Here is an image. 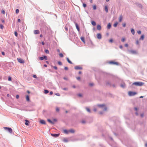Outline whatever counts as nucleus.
I'll return each mask as SVG.
<instances>
[{
    "label": "nucleus",
    "mask_w": 147,
    "mask_h": 147,
    "mask_svg": "<svg viewBox=\"0 0 147 147\" xmlns=\"http://www.w3.org/2000/svg\"><path fill=\"white\" fill-rule=\"evenodd\" d=\"M132 84L137 86H141L144 84V83L142 82H135Z\"/></svg>",
    "instance_id": "1"
},
{
    "label": "nucleus",
    "mask_w": 147,
    "mask_h": 147,
    "mask_svg": "<svg viewBox=\"0 0 147 147\" xmlns=\"http://www.w3.org/2000/svg\"><path fill=\"white\" fill-rule=\"evenodd\" d=\"M128 94L129 96H133L136 94L137 93L135 92L129 91L128 92Z\"/></svg>",
    "instance_id": "2"
},
{
    "label": "nucleus",
    "mask_w": 147,
    "mask_h": 147,
    "mask_svg": "<svg viewBox=\"0 0 147 147\" xmlns=\"http://www.w3.org/2000/svg\"><path fill=\"white\" fill-rule=\"evenodd\" d=\"M17 60L20 63H24V61L23 59H21V58H18Z\"/></svg>",
    "instance_id": "3"
},
{
    "label": "nucleus",
    "mask_w": 147,
    "mask_h": 147,
    "mask_svg": "<svg viewBox=\"0 0 147 147\" xmlns=\"http://www.w3.org/2000/svg\"><path fill=\"white\" fill-rule=\"evenodd\" d=\"M4 128L5 129L7 130L8 131L11 133L12 132V130L11 128L9 127H4Z\"/></svg>",
    "instance_id": "4"
},
{
    "label": "nucleus",
    "mask_w": 147,
    "mask_h": 147,
    "mask_svg": "<svg viewBox=\"0 0 147 147\" xmlns=\"http://www.w3.org/2000/svg\"><path fill=\"white\" fill-rule=\"evenodd\" d=\"M109 63L111 64L115 65H118L119 63L117 62H114L113 61H111L109 62Z\"/></svg>",
    "instance_id": "5"
},
{
    "label": "nucleus",
    "mask_w": 147,
    "mask_h": 147,
    "mask_svg": "<svg viewBox=\"0 0 147 147\" xmlns=\"http://www.w3.org/2000/svg\"><path fill=\"white\" fill-rule=\"evenodd\" d=\"M129 52L130 53L132 54H136L137 53V51L134 50H130Z\"/></svg>",
    "instance_id": "6"
},
{
    "label": "nucleus",
    "mask_w": 147,
    "mask_h": 147,
    "mask_svg": "<svg viewBox=\"0 0 147 147\" xmlns=\"http://www.w3.org/2000/svg\"><path fill=\"white\" fill-rule=\"evenodd\" d=\"M97 37L98 39H100L102 38L101 35L100 33H98L97 34Z\"/></svg>",
    "instance_id": "7"
},
{
    "label": "nucleus",
    "mask_w": 147,
    "mask_h": 147,
    "mask_svg": "<svg viewBox=\"0 0 147 147\" xmlns=\"http://www.w3.org/2000/svg\"><path fill=\"white\" fill-rule=\"evenodd\" d=\"M75 69H82V68L80 66H76L75 67Z\"/></svg>",
    "instance_id": "8"
},
{
    "label": "nucleus",
    "mask_w": 147,
    "mask_h": 147,
    "mask_svg": "<svg viewBox=\"0 0 147 147\" xmlns=\"http://www.w3.org/2000/svg\"><path fill=\"white\" fill-rule=\"evenodd\" d=\"M51 135L53 137H58L59 135V134H51Z\"/></svg>",
    "instance_id": "9"
},
{
    "label": "nucleus",
    "mask_w": 147,
    "mask_h": 147,
    "mask_svg": "<svg viewBox=\"0 0 147 147\" xmlns=\"http://www.w3.org/2000/svg\"><path fill=\"white\" fill-rule=\"evenodd\" d=\"M40 123L42 124H45L46 122L45 121L42 120L40 121Z\"/></svg>",
    "instance_id": "10"
},
{
    "label": "nucleus",
    "mask_w": 147,
    "mask_h": 147,
    "mask_svg": "<svg viewBox=\"0 0 147 147\" xmlns=\"http://www.w3.org/2000/svg\"><path fill=\"white\" fill-rule=\"evenodd\" d=\"M34 33L35 34H38L39 33V31L38 30H34Z\"/></svg>",
    "instance_id": "11"
},
{
    "label": "nucleus",
    "mask_w": 147,
    "mask_h": 147,
    "mask_svg": "<svg viewBox=\"0 0 147 147\" xmlns=\"http://www.w3.org/2000/svg\"><path fill=\"white\" fill-rule=\"evenodd\" d=\"M75 25H76V28H77V30L78 31V32H79L80 31V28H79L78 26V24L76 23Z\"/></svg>",
    "instance_id": "12"
},
{
    "label": "nucleus",
    "mask_w": 147,
    "mask_h": 147,
    "mask_svg": "<svg viewBox=\"0 0 147 147\" xmlns=\"http://www.w3.org/2000/svg\"><path fill=\"white\" fill-rule=\"evenodd\" d=\"M97 29L98 30H100L101 29V27L100 25H98L97 27Z\"/></svg>",
    "instance_id": "13"
},
{
    "label": "nucleus",
    "mask_w": 147,
    "mask_h": 147,
    "mask_svg": "<svg viewBox=\"0 0 147 147\" xmlns=\"http://www.w3.org/2000/svg\"><path fill=\"white\" fill-rule=\"evenodd\" d=\"M25 121L26 122L25 123V124L26 125H29L28 123H29V121L27 119H26L25 120Z\"/></svg>",
    "instance_id": "14"
},
{
    "label": "nucleus",
    "mask_w": 147,
    "mask_h": 147,
    "mask_svg": "<svg viewBox=\"0 0 147 147\" xmlns=\"http://www.w3.org/2000/svg\"><path fill=\"white\" fill-rule=\"evenodd\" d=\"M123 17L122 16H120L119 18V21L121 22L122 20Z\"/></svg>",
    "instance_id": "15"
},
{
    "label": "nucleus",
    "mask_w": 147,
    "mask_h": 147,
    "mask_svg": "<svg viewBox=\"0 0 147 147\" xmlns=\"http://www.w3.org/2000/svg\"><path fill=\"white\" fill-rule=\"evenodd\" d=\"M131 33L133 35H134V33H135V31H134V30L132 28L131 29Z\"/></svg>",
    "instance_id": "16"
},
{
    "label": "nucleus",
    "mask_w": 147,
    "mask_h": 147,
    "mask_svg": "<svg viewBox=\"0 0 147 147\" xmlns=\"http://www.w3.org/2000/svg\"><path fill=\"white\" fill-rule=\"evenodd\" d=\"M63 132L66 134H67L69 133V131H68L66 129H64L63 130Z\"/></svg>",
    "instance_id": "17"
},
{
    "label": "nucleus",
    "mask_w": 147,
    "mask_h": 147,
    "mask_svg": "<svg viewBox=\"0 0 147 147\" xmlns=\"http://www.w3.org/2000/svg\"><path fill=\"white\" fill-rule=\"evenodd\" d=\"M66 59L68 63H69L71 64H72V62L69 60V59L68 58H66Z\"/></svg>",
    "instance_id": "18"
},
{
    "label": "nucleus",
    "mask_w": 147,
    "mask_h": 147,
    "mask_svg": "<svg viewBox=\"0 0 147 147\" xmlns=\"http://www.w3.org/2000/svg\"><path fill=\"white\" fill-rule=\"evenodd\" d=\"M105 9L107 13L108 12V7L107 6H105Z\"/></svg>",
    "instance_id": "19"
},
{
    "label": "nucleus",
    "mask_w": 147,
    "mask_h": 147,
    "mask_svg": "<svg viewBox=\"0 0 147 147\" xmlns=\"http://www.w3.org/2000/svg\"><path fill=\"white\" fill-rule=\"evenodd\" d=\"M111 26V25L110 23H109L107 25V28L109 29L110 28Z\"/></svg>",
    "instance_id": "20"
},
{
    "label": "nucleus",
    "mask_w": 147,
    "mask_h": 147,
    "mask_svg": "<svg viewBox=\"0 0 147 147\" xmlns=\"http://www.w3.org/2000/svg\"><path fill=\"white\" fill-rule=\"evenodd\" d=\"M81 39L82 42H83L84 43H85L84 37H82L81 38Z\"/></svg>",
    "instance_id": "21"
},
{
    "label": "nucleus",
    "mask_w": 147,
    "mask_h": 147,
    "mask_svg": "<svg viewBox=\"0 0 147 147\" xmlns=\"http://www.w3.org/2000/svg\"><path fill=\"white\" fill-rule=\"evenodd\" d=\"M91 24L94 26H95L96 25V22L94 21H92L91 22Z\"/></svg>",
    "instance_id": "22"
},
{
    "label": "nucleus",
    "mask_w": 147,
    "mask_h": 147,
    "mask_svg": "<svg viewBox=\"0 0 147 147\" xmlns=\"http://www.w3.org/2000/svg\"><path fill=\"white\" fill-rule=\"evenodd\" d=\"M26 100L28 101H30L29 96L28 95L26 96Z\"/></svg>",
    "instance_id": "23"
},
{
    "label": "nucleus",
    "mask_w": 147,
    "mask_h": 147,
    "mask_svg": "<svg viewBox=\"0 0 147 147\" xmlns=\"http://www.w3.org/2000/svg\"><path fill=\"white\" fill-rule=\"evenodd\" d=\"M144 38V35H142L140 39V40H143Z\"/></svg>",
    "instance_id": "24"
},
{
    "label": "nucleus",
    "mask_w": 147,
    "mask_h": 147,
    "mask_svg": "<svg viewBox=\"0 0 147 147\" xmlns=\"http://www.w3.org/2000/svg\"><path fill=\"white\" fill-rule=\"evenodd\" d=\"M98 106L99 107H105V105H104V104H102V105H98Z\"/></svg>",
    "instance_id": "25"
},
{
    "label": "nucleus",
    "mask_w": 147,
    "mask_h": 147,
    "mask_svg": "<svg viewBox=\"0 0 147 147\" xmlns=\"http://www.w3.org/2000/svg\"><path fill=\"white\" fill-rule=\"evenodd\" d=\"M47 121L48 122H49L51 123L52 124H54V123L53 122H52L51 120H50L49 119H48Z\"/></svg>",
    "instance_id": "26"
},
{
    "label": "nucleus",
    "mask_w": 147,
    "mask_h": 147,
    "mask_svg": "<svg viewBox=\"0 0 147 147\" xmlns=\"http://www.w3.org/2000/svg\"><path fill=\"white\" fill-rule=\"evenodd\" d=\"M69 132H70L72 133H74V131L73 129H71L69 130Z\"/></svg>",
    "instance_id": "27"
},
{
    "label": "nucleus",
    "mask_w": 147,
    "mask_h": 147,
    "mask_svg": "<svg viewBox=\"0 0 147 147\" xmlns=\"http://www.w3.org/2000/svg\"><path fill=\"white\" fill-rule=\"evenodd\" d=\"M44 91H45L44 93L45 94H47V93H48L49 92V91L47 90H45Z\"/></svg>",
    "instance_id": "28"
},
{
    "label": "nucleus",
    "mask_w": 147,
    "mask_h": 147,
    "mask_svg": "<svg viewBox=\"0 0 147 147\" xmlns=\"http://www.w3.org/2000/svg\"><path fill=\"white\" fill-rule=\"evenodd\" d=\"M118 23L117 22H115L113 25V26L114 27H116L117 26V25L118 24Z\"/></svg>",
    "instance_id": "29"
},
{
    "label": "nucleus",
    "mask_w": 147,
    "mask_h": 147,
    "mask_svg": "<svg viewBox=\"0 0 147 147\" xmlns=\"http://www.w3.org/2000/svg\"><path fill=\"white\" fill-rule=\"evenodd\" d=\"M45 52L46 53H47V54H48L49 53V51L47 49L45 50Z\"/></svg>",
    "instance_id": "30"
},
{
    "label": "nucleus",
    "mask_w": 147,
    "mask_h": 147,
    "mask_svg": "<svg viewBox=\"0 0 147 147\" xmlns=\"http://www.w3.org/2000/svg\"><path fill=\"white\" fill-rule=\"evenodd\" d=\"M93 9L94 10H96V5H94L93 6Z\"/></svg>",
    "instance_id": "31"
},
{
    "label": "nucleus",
    "mask_w": 147,
    "mask_h": 147,
    "mask_svg": "<svg viewBox=\"0 0 147 147\" xmlns=\"http://www.w3.org/2000/svg\"><path fill=\"white\" fill-rule=\"evenodd\" d=\"M59 55L60 57H63V55L62 53H60L59 54Z\"/></svg>",
    "instance_id": "32"
},
{
    "label": "nucleus",
    "mask_w": 147,
    "mask_h": 147,
    "mask_svg": "<svg viewBox=\"0 0 147 147\" xmlns=\"http://www.w3.org/2000/svg\"><path fill=\"white\" fill-rule=\"evenodd\" d=\"M3 26L2 25V24H0V28H1L2 29H3Z\"/></svg>",
    "instance_id": "33"
},
{
    "label": "nucleus",
    "mask_w": 147,
    "mask_h": 147,
    "mask_svg": "<svg viewBox=\"0 0 147 147\" xmlns=\"http://www.w3.org/2000/svg\"><path fill=\"white\" fill-rule=\"evenodd\" d=\"M8 80L9 81H11V77L10 76H9L8 78Z\"/></svg>",
    "instance_id": "34"
},
{
    "label": "nucleus",
    "mask_w": 147,
    "mask_h": 147,
    "mask_svg": "<svg viewBox=\"0 0 147 147\" xmlns=\"http://www.w3.org/2000/svg\"><path fill=\"white\" fill-rule=\"evenodd\" d=\"M58 64L59 65H62V63L60 61H58Z\"/></svg>",
    "instance_id": "35"
},
{
    "label": "nucleus",
    "mask_w": 147,
    "mask_h": 147,
    "mask_svg": "<svg viewBox=\"0 0 147 147\" xmlns=\"http://www.w3.org/2000/svg\"><path fill=\"white\" fill-rule=\"evenodd\" d=\"M121 86L122 88H124L125 86V84H124L121 85Z\"/></svg>",
    "instance_id": "36"
},
{
    "label": "nucleus",
    "mask_w": 147,
    "mask_h": 147,
    "mask_svg": "<svg viewBox=\"0 0 147 147\" xmlns=\"http://www.w3.org/2000/svg\"><path fill=\"white\" fill-rule=\"evenodd\" d=\"M19 12V10L18 9H17L16 10V13H18Z\"/></svg>",
    "instance_id": "37"
},
{
    "label": "nucleus",
    "mask_w": 147,
    "mask_h": 147,
    "mask_svg": "<svg viewBox=\"0 0 147 147\" xmlns=\"http://www.w3.org/2000/svg\"><path fill=\"white\" fill-rule=\"evenodd\" d=\"M44 59H45V60H47V57L46 56H45L43 57Z\"/></svg>",
    "instance_id": "38"
},
{
    "label": "nucleus",
    "mask_w": 147,
    "mask_h": 147,
    "mask_svg": "<svg viewBox=\"0 0 147 147\" xmlns=\"http://www.w3.org/2000/svg\"><path fill=\"white\" fill-rule=\"evenodd\" d=\"M109 42L112 43L113 42V40L112 39H111L109 40Z\"/></svg>",
    "instance_id": "39"
},
{
    "label": "nucleus",
    "mask_w": 147,
    "mask_h": 147,
    "mask_svg": "<svg viewBox=\"0 0 147 147\" xmlns=\"http://www.w3.org/2000/svg\"><path fill=\"white\" fill-rule=\"evenodd\" d=\"M39 59L40 60H42L44 59V57H40L39 58Z\"/></svg>",
    "instance_id": "40"
},
{
    "label": "nucleus",
    "mask_w": 147,
    "mask_h": 147,
    "mask_svg": "<svg viewBox=\"0 0 147 147\" xmlns=\"http://www.w3.org/2000/svg\"><path fill=\"white\" fill-rule=\"evenodd\" d=\"M14 34H15V35L17 37L18 36V33L17 32H14Z\"/></svg>",
    "instance_id": "41"
},
{
    "label": "nucleus",
    "mask_w": 147,
    "mask_h": 147,
    "mask_svg": "<svg viewBox=\"0 0 147 147\" xmlns=\"http://www.w3.org/2000/svg\"><path fill=\"white\" fill-rule=\"evenodd\" d=\"M125 39L124 38H122L121 39V41L123 42L125 41Z\"/></svg>",
    "instance_id": "42"
},
{
    "label": "nucleus",
    "mask_w": 147,
    "mask_h": 147,
    "mask_svg": "<svg viewBox=\"0 0 147 147\" xmlns=\"http://www.w3.org/2000/svg\"><path fill=\"white\" fill-rule=\"evenodd\" d=\"M86 109L88 112H90V109H89L88 108H86Z\"/></svg>",
    "instance_id": "43"
},
{
    "label": "nucleus",
    "mask_w": 147,
    "mask_h": 147,
    "mask_svg": "<svg viewBox=\"0 0 147 147\" xmlns=\"http://www.w3.org/2000/svg\"><path fill=\"white\" fill-rule=\"evenodd\" d=\"M137 33L138 34H140L141 33V31H137Z\"/></svg>",
    "instance_id": "44"
},
{
    "label": "nucleus",
    "mask_w": 147,
    "mask_h": 147,
    "mask_svg": "<svg viewBox=\"0 0 147 147\" xmlns=\"http://www.w3.org/2000/svg\"><path fill=\"white\" fill-rule=\"evenodd\" d=\"M63 141L65 142H67V140L65 139H64L63 140Z\"/></svg>",
    "instance_id": "45"
},
{
    "label": "nucleus",
    "mask_w": 147,
    "mask_h": 147,
    "mask_svg": "<svg viewBox=\"0 0 147 147\" xmlns=\"http://www.w3.org/2000/svg\"><path fill=\"white\" fill-rule=\"evenodd\" d=\"M83 5L84 7H85L86 6V4L85 3H83Z\"/></svg>",
    "instance_id": "46"
},
{
    "label": "nucleus",
    "mask_w": 147,
    "mask_h": 147,
    "mask_svg": "<svg viewBox=\"0 0 147 147\" xmlns=\"http://www.w3.org/2000/svg\"><path fill=\"white\" fill-rule=\"evenodd\" d=\"M123 26V27H125L126 26V24L125 23H124L122 24Z\"/></svg>",
    "instance_id": "47"
},
{
    "label": "nucleus",
    "mask_w": 147,
    "mask_h": 147,
    "mask_svg": "<svg viewBox=\"0 0 147 147\" xmlns=\"http://www.w3.org/2000/svg\"><path fill=\"white\" fill-rule=\"evenodd\" d=\"M56 111L57 112H58V111H59V108H56Z\"/></svg>",
    "instance_id": "48"
},
{
    "label": "nucleus",
    "mask_w": 147,
    "mask_h": 147,
    "mask_svg": "<svg viewBox=\"0 0 147 147\" xmlns=\"http://www.w3.org/2000/svg\"><path fill=\"white\" fill-rule=\"evenodd\" d=\"M136 44H137L138 45H139V42L138 40H137L136 41Z\"/></svg>",
    "instance_id": "49"
},
{
    "label": "nucleus",
    "mask_w": 147,
    "mask_h": 147,
    "mask_svg": "<svg viewBox=\"0 0 147 147\" xmlns=\"http://www.w3.org/2000/svg\"><path fill=\"white\" fill-rule=\"evenodd\" d=\"M2 13L3 14H5V11L4 10H3L2 11Z\"/></svg>",
    "instance_id": "50"
},
{
    "label": "nucleus",
    "mask_w": 147,
    "mask_h": 147,
    "mask_svg": "<svg viewBox=\"0 0 147 147\" xmlns=\"http://www.w3.org/2000/svg\"><path fill=\"white\" fill-rule=\"evenodd\" d=\"M76 78L78 80H80V77H77Z\"/></svg>",
    "instance_id": "51"
},
{
    "label": "nucleus",
    "mask_w": 147,
    "mask_h": 147,
    "mask_svg": "<svg viewBox=\"0 0 147 147\" xmlns=\"http://www.w3.org/2000/svg\"><path fill=\"white\" fill-rule=\"evenodd\" d=\"M64 69H65V70H68V68L67 67H65L64 68Z\"/></svg>",
    "instance_id": "52"
},
{
    "label": "nucleus",
    "mask_w": 147,
    "mask_h": 147,
    "mask_svg": "<svg viewBox=\"0 0 147 147\" xmlns=\"http://www.w3.org/2000/svg\"><path fill=\"white\" fill-rule=\"evenodd\" d=\"M53 68L56 70H57V67L55 66L53 67Z\"/></svg>",
    "instance_id": "53"
},
{
    "label": "nucleus",
    "mask_w": 147,
    "mask_h": 147,
    "mask_svg": "<svg viewBox=\"0 0 147 147\" xmlns=\"http://www.w3.org/2000/svg\"><path fill=\"white\" fill-rule=\"evenodd\" d=\"M16 98L18 99L19 98V95H16Z\"/></svg>",
    "instance_id": "54"
},
{
    "label": "nucleus",
    "mask_w": 147,
    "mask_h": 147,
    "mask_svg": "<svg viewBox=\"0 0 147 147\" xmlns=\"http://www.w3.org/2000/svg\"><path fill=\"white\" fill-rule=\"evenodd\" d=\"M78 95L79 97H81L82 96V94H78Z\"/></svg>",
    "instance_id": "55"
},
{
    "label": "nucleus",
    "mask_w": 147,
    "mask_h": 147,
    "mask_svg": "<svg viewBox=\"0 0 147 147\" xmlns=\"http://www.w3.org/2000/svg\"><path fill=\"white\" fill-rule=\"evenodd\" d=\"M63 90H67V88H63Z\"/></svg>",
    "instance_id": "56"
},
{
    "label": "nucleus",
    "mask_w": 147,
    "mask_h": 147,
    "mask_svg": "<svg viewBox=\"0 0 147 147\" xmlns=\"http://www.w3.org/2000/svg\"><path fill=\"white\" fill-rule=\"evenodd\" d=\"M33 77L34 78H37V77H36V75H33Z\"/></svg>",
    "instance_id": "57"
},
{
    "label": "nucleus",
    "mask_w": 147,
    "mask_h": 147,
    "mask_svg": "<svg viewBox=\"0 0 147 147\" xmlns=\"http://www.w3.org/2000/svg\"><path fill=\"white\" fill-rule=\"evenodd\" d=\"M50 95H52L53 94V92L51 91L50 92Z\"/></svg>",
    "instance_id": "58"
},
{
    "label": "nucleus",
    "mask_w": 147,
    "mask_h": 147,
    "mask_svg": "<svg viewBox=\"0 0 147 147\" xmlns=\"http://www.w3.org/2000/svg\"><path fill=\"white\" fill-rule=\"evenodd\" d=\"M125 46L126 47H127L128 46V45L127 44H126L125 45Z\"/></svg>",
    "instance_id": "59"
},
{
    "label": "nucleus",
    "mask_w": 147,
    "mask_h": 147,
    "mask_svg": "<svg viewBox=\"0 0 147 147\" xmlns=\"http://www.w3.org/2000/svg\"><path fill=\"white\" fill-rule=\"evenodd\" d=\"M93 84H92V83H90V84H89V85L91 86H92L93 85Z\"/></svg>",
    "instance_id": "60"
},
{
    "label": "nucleus",
    "mask_w": 147,
    "mask_h": 147,
    "mask_svg": "<svg viewBox=\"0 0 147 147\" xmlns=\"http://www.w3.org/2000/svg\"><path fill=\"white\" fill-rule=\"evenodd\" d=\"M2 54L3 55H5V53L4 52H2Z\"/></svg>",
    "instance_id": "61"
},
{
    "label": "nucleus",
    "mask_w": 147,
    "mask_h": 147,
    "mask_svg": "<svg viewBox=\"0 0 147 147\" xmlns=\"http://www.w3.org/2000/svg\"><path fill=\"white\" fill-rule=\"evenodd\" d=\"M82 123H85V121H82Z\"/></svg>",
    "instance_id": "62"
},
{
    "label": "nucleus",
    "mask_w": 147,
    "mask_h": 147,
    "mask_svg": "<svg viewBox=\"0 0 147 147\" xmlns=\"http://www.w3.org/2000/svg\"><path fill=\"white\" fill-rule=\"evenodd\" d=\"M42 44L43 45H45V42L43 41V42H42Z\"/></svg>",
    "instance_id": "63"
},
{
    "label": "nucleus",
    "mask_w": 147,
    "mask_h": 147,
    "mask_svg": "<svg viewBox=\"0 0 147 147\" xmlns=\"http://www.w3.org/2000/svg\"><path fill=\"white\" fill-rule=\"evenodd\" d=\"M146 147H147V143H146L145 144Z\"/></svg>",
    "instance_id": "64"
}]
</instances>
